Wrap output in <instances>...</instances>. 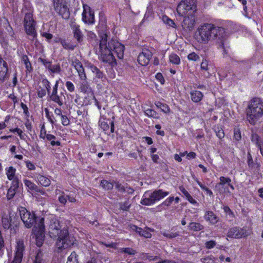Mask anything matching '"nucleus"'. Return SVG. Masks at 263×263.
Wrapping results in <instances>:
<instances>
[{"label":"nucleus","mask_w":263,"mask_h":263,"mask_svg":"<svg viewBox=\"0 0 263 263\" xmlns=\"http://www.w3.org/2000/svg\"><path fill=\"white\" fill-rule=\"evenodd\" d=\"M99 39L93 34L91 37V43L94 47L95 53L102 62L108 63L111 66L116 64L115 55L119 59L124 57V46L116 40H111L108 42V35L102 32L99 34Z\"/></svg>","instance_id":"1"},{"label":"nucleus","mask_w":263,"mask_h":263,"mask_svg":"<svg viewBox=\"0 0 263 263\" xmlns=\"http://www.w3.org/2000/svg\"><path fill=\"white\" fill-rule=\"evenodd\" d=\"M227 33L226 29L212 23H204L197 29L194 34L195 40L199 43L206 44L210 41H223Z\"/></svg>","instance_id":"2"},{"label":"nucleus","mask_w":263,"mask_h":263,"mask_svg":"<svg viewBox=\"0 0 263 263\" xmlns=\"http://www.w3.org/2000/svg\"><path fill=\"white\" fill-rule=\"evenodd\" d=\"M49 229V234L51 238H55L58 237L55 248L58 252H61L73 245L74 238L69 235L67 228L64 227L61 230V226L58 221L51 224Z\"/></svg>","instance_id":"3"},{"label":"nucleus","mask_w":263,"mask_h":263,"mask_svg":"<svg viewBox=\"0 0 263 263\" xmlns=\"http://www.w3.org/2000/svg\"><path fill=\"white\" fill-rule=\"evenodd\" d=\"M246 116L249 123L252 125H255L263 116V101L261 98L254 97L249 102Z\"/></svg>","instance_id":"4"},{"label":"nucleus","mask_w":263,"mask_h":263,"mask_svg":"<svg viewBox=\"0 0 263 263\" xmlns=\"http://www.w3.org/2000/svg\"><path fill=\"white\" fill-rule=\"evenodd\" d=\"M19 214L26 228L33 227L41 231L45 230L44 217H37L33 212H31L23 206L19 208Z\"/></svg>","instance_id":"5"},{"label":"nucleus","mask_w":263,"mask_h":263,"mask_svg":"<svg viewBox=\"0 0 263 263\" xmlns=\"http://www.w3.org/2000/svg\"><path fill=\"white\" fill-rule=\"evenodd\" d=\"M170 194L168 191L162 189L155 190L153 192L146 191L140 201L143 205L150 206L163 199Z\"/></svg>","instance_id":"6"},{"label":"nucleus","mask_w":263,"mask_h":263,"mask_svg":"<svg viewBox=\"0 0 263 263\" xmlns=\"http://www.w3.org/2000/svg\"><path fill=\"white\" fill-rule=\"evenodd\" d=\"M59 80H57L52 88V91L50 92V94L48 96V97L50 101L56 103L59 106H62L63 105L64 100H65L64 94L66 91L64 89L63 91L59 92Z\"/></svg>","instance_id":"7"},{"label":"nucleus","mask_w":263,"mask_h":263,"mask_svg":"<svg viewBox=\"0 0 263 263\" xmlns=\"http://www.w3.org/2000/svg\"><path fill=\"white\" fill-rule=\"evenodd\" d=\"M195 3V0H182L177 8V11L180 16H184L189 11H194L196 7Z\"/></svg>","instance_id":"8"},{"label":"nucleus","mask_w":263,"mask_h":263,"mask_svg":"<svg viewBox=\"0 0 263 263\" xmlns=\"http://www.w3.org/2000/svg\"><path fill=\"white\" fill-rule=\"evenodd\" d=\"M115 117L113 116L111 119L106 117L102 118L99 121V125L101 129L105 134L110 135L115 132Z\"/></svg>","instance_id":"9"},{"label":"nucleus","mask_w":263,"mask_h":263,"mask_svg":"<svg viewBox=\"0 0 263 263\" xmlns=\"http://www.w3.org/2000/svg\"><path fill=\"white\" fill-rule=\"evenodd\" d=\"M87 67L91 70L93 74V81L96 84H104V83L107 81V79L105 74L103 72V71H101L99 68L91 63H89L88 64Z\"/></svg>","instance_id":"10"},{"label":"nucleus","mask_w":263,"mask_h":263,"mask_svg":"<svg viewBox=\"0 0 263 263\" xmlns=\"http://www.w3.org/2000/svg\"><path fill=\"white\" fill-rule=\"evenodd\" d=\"M41 83L42 86H39L37 87L36 93L37 97L40 99H42L47 94L48 96L50 94V92L52 91V88L50 81L46 78L42 79Z\"/></svg>","instance_id":"11"},{"label":"nucleus","mask_w":263,"mask_h":263,"mask_svg":"<svg viewBox=\"0 0 263 263\" xmlns=\"http://www.w3.org/2000/svg\"><path fill=\"white\" fill-rule=\"evenodd\" d=\"M29 20H27L26 17H24V28L26 34L31 36L33 40L36 37L37 33L35 29L36 22L33 20V17H28Z\"/></svg>","instance_id":"12"},{"label":"nucleus","mask_w":263,"mask_h":263,"mask_svg":"<svg viewBox=\"0 0 263 263\" xmlns=\"http://www.w3.org/2000/svg\"><path fill=\"white\" fill-rule=\"evenodd\" d=\"M55 11L59 15H69V11L66 5V0H53Z\"/></svg>","instance_id":"13"},{"label":"nucleus","mask_w":263,"mask_h":263,"mask_svg":"<svg viewBox=\"0 0 263 263\" xmlns=\"http://www.w3.org/2000/svg\"><path fill=\"white\" fill-rule=\"evenodd\" d=\"M152 55L153 53L150 50L146 48L143 49L142 52L138 56L137 61L141 66H147L149 64Z\"/></svg>","instance_id":"14"},{"label":"nucleus","mask_w":263,"mask_h":263,"mask_svg":"<svg viewBox=\"0 0 263 263\" xmlns=\"http://www.w3.org/2000/svg\"><path fill=\"white\" fill-rule=\"evenodd\" d=\"M82 82L80 83L79 89L81 92L87 94L86 97L90 98L91 99H95V95L93 91L89 85V83L86 80H81Z\"/></svg>","instance_id":"15"},{"label":"nucleus","mask_w":263,"mask_h":263,"mask_svg":"<svg viewBox=\"0 0 263 263\" xmlns=\"http://www.w3.org/2000/svg\"><path fill=\"white\" fill-rule=\"evenodd\" d=\"M72 66L78 72L80 80H87V76L82 63L78 59H75L72 63Z\"/></svg>","instance_id":"16"},{"label":"nucleus","mask_w":263,"mask_h":263,"mask_svg":"<svg viewBox=\"0 0 263 263\" xmlns=\"http://www.w3.org/2000/svg\"><path fill=\"white\" fill-rule=\"evenodd\" d=\"M20 181L18 179H16L11 182V185L8 190L7 193V198L8 200L12 199L16 194L19 187Z\"/></svg>","instance_id":"17"},{"label":"nucleus","mask_w":263,"mask_h":263,"mask_svg":"<svg viewBox=\"0 0 263 263\" xmlns=\"http://www.w3.org/2000/svg\"><path fill=\"white\" fill-rule=\"evenodd\" d=\"M7 63L0 57V81L4 82L8 77Z\"/></svg>","instance_id":"18"},{"label":"nucleus","mask_w":263,"mask_h":263,"mask_svg":"<svg viewBox=\"0 0 263 263\" xmlns=\"http://www.w3.org/2000/svg\"><path fill=\"white\" fill-rule=\"evenodd\" d=\"M34 178L37 183L43 186L48 187L51 184L50 179L48 177L40 173L36 174Z\"/></svg>","instance_id":"19"},{"label":"nucleus","mask_w":263,"mask_h":263,"mask_svg":"<svg viewBox=\"0 0 263 263\" xmlns=\"http://www.w3.org/2000/svg\"><path fill=\"white\" fill-rule=\"evenodd\" d=\"M184 19L181 23L183 29L185 31H191L194 28L196 21L195 17H183Z\"/></svg>","instance_id":"20"},{"label":"nucleus","mask_w":263,"mask_h":263,"mask_svg":"<svg viewBox=\"0 0 263 263\" xmlns=\"http://www.w3.org/2000/svg\"><path fill=\"white\" fill-rule=\"evenodd\" d=\"M204 218L206 221H208L212 225L216 224L219 220V217L215 214L213 211H206L205 212Z\"/></svg>","instance_id":"21"},{"label":"nucleus","mask_w":263,"mask_h":263,"mask_svg":"<svg viewBox=\"0 0 263 263\" xmlns=\"http://www.w3.org/2000/svg\"><path fill=\"white\" fill-rule=\"evenodd\" d=\"M44 141L48 142L52 147L62 146L60 139L51 134L47 135V137H46Z\"/></svg>","instance_id":"22"},{"label":"nucleus","mask_w":263,"mask_h":263,"mask_svg":"<svg viewBox=\"0 0 263 263\" xmlns=\"http://www.w3.org/2000/svg\"><path fill=\"white\" fill-rule=\"evenodd\" d=\"M179 190L182 194V196L185 198L190 203L194 205L197 203V201L193 198L183 185H180L179 186Z\"/></svg>","instance_id":"23"},{"label":"nucleus","mask_w":263,"mask_h":263,"mask_svg":"<svg viewBox=\"0 0 263 263\" xmlns=\"http://www.w3.org/2000/svg\"><path fill=\"white\" fill-rule=\"evenodd\" d=\"M200 69L205 77L209 78L212 75L210 72V68L209 67V61L206 59L202 60L200 64Z\"/></svg>","instance_id":"24"},{"label":"nucleus","mask_w":263,"mask_h":263,"mask_svg":"<svg viewBox=\"0 0 263 263\" xmlns=\"http://www.w3.org/2000/svg\"><path fill=\"white\" fill-rule=\"evenodd\" d=\"M227 236L231 238H241L240 233L239 231V227H233L230 228L228 231Z\"/></svg>","instance_id":"25"},{"label":"nucleus","mask_w":263,"mask_h":263,"mask_svg":"<svg viewBox=\"0 0 263 263\" xmlns=\"http://www.w3.org/2000/svg\"><path fill=\"white\" fill-rule=\"evenodd\" d=\"M15 249V256L23 258L25 250L24 243L23 240H19L17 242Z\"/></svg>","instance_id":"26"},{"label":"nucleus","mask_w":263,"mask_h":263,"mask_svg":"<svg viewBox=\"0 0 263 263\" xmlns=\"http://www.w3.org/2000/svg\"><path fill=\"white\" fill-rule=\"evenodd\" d=\"M191 98L193 102L195 103L199 102L203 98V93L199 90H193L190 92Z\"/></svg>","instance_id":"27"},{"label":"nucleus","mask_w":263,"mask_h":263,"mask_svg":"<svg viewBox=\"0 0 263 263\" xmlns=\"http://www.w3.org/2000/svg\"><path fill=\"white\" fill-rule=\"evenodd\" d=\"M44 111L45 113V117L48 121L51 124L52 126L55 125L58 121L55 119L53 113L51 111H50L48 108H45Z\"/></svg>","instance_id":"28"},{"label":"nucleus","mask_w":263,"mask_h":263,"mask_svg":"<svg viewBox=\"0 0 263 263\" xmlns=\"http://www.w3.org/2000/svg\"><path fill=\"white\" fill-rule=\"evenodd\" d=\"M73 33L74 37L79 43H81L83 40V35L80 29L79 26L74 25L73 27Z\"/></svg>","instance_id":"29"},{"label":"nucleus","mask_w":263,"mask_h":263,"mask_svg":"<svg viewBox=\"0 0 263 263\" xmlns=\"http://www.w3.org/2000/svg\"><path fill=\"white\" fill-rule=\"evenodd\" d=\"M6 175L9 180L13 181L16 179H18L17 177L15 176L16 169L13 166H9L6 168Z\"/></svg>","instance_id":"30"},{"label":"nucleus","mask_w":263,"mask_h":263,"mask_svg":"<svg viewBox=\"0 0 263 263\" xmlns=\"http://www.w3.org/2000/svg\"><path fill=\"white\" fill-rule=\"evenodd\" d=\"M44 231H41L39 229V232L35 235L36 245L37 247H40L42 246L44 241L45 235Z\"/></svg>","instance_id":"31"},{"label":"nucleus","mask_w":263,"mask_h":263,"mask_svg":"<svg viewBox=\"0 0 263 263\" xmlns=\"http://www.w3.org/2000/svg\"><path fill=\"white\" fill-rule=\"evenodd\" d=\"M60 42L63 47L66 50H73L76 46L71 41H67L65 39H60Z\"/></svg>","instance_id":"32"},{"label":"nucleus","mask_w":263,"mask_h":263,"mask_svg":"<svg viewBox=\"0 0 263 263\" xmlns=\"http://www.w3.org/2000/svg\"><path fill=\"white\" fill-rule=\"evenodd\" d=\"M43 253L40 249L36 251L35 258L32 263H47L45 259L43 258Z\"/></svg>","instance_id":"33"},{"label":"nucleus","mask_w":263,"mask_h":263,"mask_svg":"<svg viewBox=\"0 0 263 263\" xmlns=\"http://www.w3.org/2000/svg\"><path fill=\"white\" fill-rule=\"evenodd\" d=\"M204 227L201 223L196 222H191L189 223L188 229L194 232L199 231L203 230Z\"/></svg>","instance_id":"34"},{"label":"nucleus","mask_w":263,"mask_h":263,"mask_svg":"<svg viewBox=\"0 0 263 263\" xmlns=\"http://www.w3.org/2000/svg\"><path fill=\"white\" fill-rule=\"evenodd\" d=\"M155 105L157 108H160L161 110L164 113H168L170 111V107L166 103H163L161 101H156L155 102Z\"/></svg>","instance_id":"35"},{"label":"nucleus","mask_w":263,"mask_h":263,"mask_svg":"<svg viewBox=\"0 0 263 263\" xmlns=\"http://www.w3.org/2000/svg\"><path fill=\"white\" fill-rule=\"evenodd\" d=\"M227 38H228V35H227V33H226L224 39H223V41H221L220 40H219L218 41L220 44V45H219L220 47L222 49V55L224 58H227V57H230V55L229 54V53H228V51L227 49V48L224 45L225 42L227 40Z\"/></svg>","instance_id":"36"},{"label":"nucleus","mask_w":263,"mask_h":263,"mask_svg":"<svg viewBox=\"0 0 263 263\" xmlns=\"http://www.w3.org/2000/svg\"><path fill=\"white\" fill-rule=\"evenodd\" d=\"M144 114L147 117L149 118H154L156 119H158L160 118L159 114L155 110L152 109L148 108L145 110Z\"/></svg>","instance_id":"37"},{"label":"nucleus","mask_w":263,"mask_h":263,"mask_svg":"<svg viewBox=\"0 0 263 263\" xmlns=\"http://www.w3.org/2000/svg\"><path fill=\"white\" fill-rule=\"evenodd\" d=\"M24 183L27 189L31 192H35V190L37 189L38 186L29 180L24 179Z\"/></svg>","instance_id":"38"},{"label":"nucleus","mask_w":263,"mask_h":263,"mask_svg":"<svg viewBox=\"0 0 263 263\" xmlns=\"http://www.w3.org/2000/svg\"><path fill=\"white\" fill-rule=\"evenodd\" d=\"M169 62L173 65H178L180 64V57L175 53H172L169 55Z\"/></svg>","instance_id":"39"},{"label":"nucleus","mask_w":263,"mask_h":263,"mask_svg":"<svg viewBox=\"0 0 263 263\" xmlns=\"http://www.w3.org/2000/svg\"><path fill=\"white\" fill-rule=\"evenodd\" d=\"M114 182H111L106 180H102L100 182V185L105 190H111L113 189Z\"/></svg>","instance_id":"40"},{"label":"nucleus","mask_w":263,"mask_h":263,"mask_svg":"<svg viewBox=\"0 0 263 263\" xmlns=\"http://www.w3.org/2000/svg\"><path fill=\"white\" fill-rule=\"evenodd\" d=\"M93 100L95 101V104L97 107L98 109L99 110H101L102 106L100 104V102L95 97V99H90V98H88V97H85L84 99V103H85V104L86 105H90L92 103V101Z\"/></svg>","instance_id":"41"},{"label":"nucleus","mask_w":263,"mask_h":263,"mask_svg":"<svg viewBox=\"0 0 263 263\" xmlns=\"http://www.w3.org/2000/svg\"><path fill=\"white\" fill-rule=\"evenodd\" d=\"M40 132L39 134V138L43 140L47 137L50 133H47L46 127L45 123L43 122L42 124H40Z\"/></svg>","instance_id":"42"},{"label":"nucleus","mask_w":263,"mask_h":263,"mask_svg":"<svg viewBox=\"0 0 263 263\" xmlns=\"http://www.w3.org/2000/svg\"><path fill=\"white\" fill-rule=\"evenodd\" d=\"M251 140L257 147H260V145H262V142L260 141L259 135L256 133H253L251 134Z\"/></svg>","instance_id":"43"},{"label":"nucleus","mask_w":263,"mask_h":263,"mask_svg":"<svg viewBox=\"0 0 263 263\" xmlns=\"http://www.w3.org/2000/svg\"><path fill=\"white\" fill-rule=\"evenodd\" d=\"M161 234L168 238L172 239L176 238L180 235L179 232H172L170 231H165L161 232Z\"/></svg>","instance_id":"44"},{"label":"nucleus","mask_w":263,"mask_h":263,"mask_svg":"<svg viewBox=\"0 0 263 263\" xmlns=\"http://www.w3.org/2000/svg\"><path fill=\"white\" fill-rule=\"evenodd\" d=\"M239 231L240 233V238H242L249 236L251 233L252 230L247 227H243L242 228L239 227Z\"/></svg>","instance_id":"45"},{"label":"nucleus","mask_w":263,"mask_h":263,"mask_svg":"<svg viewBox=\"0 0 263 263\" xmlns=\"http://www.w3.org/2000/svg\"><path fill=\"white\" fill-rule=\"evenodd\" d=\"M196 183L198 184V185L200 186V187L204 191H205L207 195L210 196V197L212 196L213 195V193L212 191L209 189L208 187H206L205 185L203 184L198 179H196L195 180Z\"/></svg>","instance_id":"46"},{"label":"nucleus","mask_w":263,"mask_h":263,"mask_svg":"<svg viewBox=\"0 0 263 263\" xmlns=\"http://www.w3.org/2000/svg\"><path fill=\"white\" fill-rule=\"evenodd\" d=\"M67 263H79L78 255L76 252L73 251L67 258Z\"/></svg>","instance_id":"47"},{"label":"nucleus","mask_w":263,"mask_h":263,"mask_svg":"<svg viewBox=\"0 0 263 263\" xmlns=\"http://www.w3.org/2000/svg\"><path fill=\"white\" fill-rule=\"evenodd\" d=\"M214 130L216 133V136L222 139L224 137V133L222 127L219 125H216L214 127Z\"/></svg>","instance_id":"48"},{"label":"nucleus","mask_w":263,"mask_h":263,"mask_svg":"<svg viewBox=\"0 0 263 263\" xmlns=\"http://www.w3.org/2000/svg\"><path fill=\"white\" fill-rule=\"evenodd\" d=\"M83 9L82 16H94V13L89 6L86 5H84Z\"/></svg>","instance_id":"49"},{"label":"nucleus","mask_w":263,"mask_h":263,"mask_svg":"<svg viewBox=\"0 0 263 263\" xmlns=\"http://www.w3.org/2000/svg\"><path fill=\"white\" fill-rule=\"evenodd\" d=\"M119 205L121 210L128 211L131 206V203L128 200H127L123 202H119Z\"/></svg>","instance_id":"50"},{"label":"nucleus","mask_w":263,"mask_h":263,"mask_svg":"<svg viewBox=\"0 0 263 263\" xmlns=\"http://www.w3.org/2000/svg\"><path fill=\"white\" fill-rule=\"evenodd\" d=\"M11 219L8 218L7 217H2V226L4 229L8 230L11 228Z\"/></svg>","instance_id":"51"},{"label":"nucleus","mask_w":263,"mask_h":263,"mask_svg":"<svg viewBox=\"0 0 263 263\" xmlns=\"http://www.w3.org/2000/svg\"><path fill=\"white\" fill-rule=\"evenodd\" d=\"M38 62L42 63V64L48 70L49 69L50 65L52 63L51 61H49L47 59L42 57H40L38 59Z\"/></svg>","instance_id":"52"},{"label":"nucleus","mask_w":263,"mask_h":263,"mask_svg":"<svg viewBox=\"0 0 263 263\" xmlns=\"http://www.w3.org/2000/svg\"><path fill=\"white\" fill-rule=\"evenodd\" d=\"M48 70L52 73H59L61 71V68L59 64L50 65Z\"/></svg>","instance_id":"53"},{"label":"nucleus","mask_w":263,"mask_h":263,"mask_svg":"<svg viewBox=\"0 0 263 263\" xmlns=\"http://www.w3.org/2000/svg\"><path fill=\"white\" fill-rule=\"evenodd\" d=\"M22 15H24V16H30L32 15L33 10L31 7L25 6L22 9Z\"/></svg>","instance_id":"54"},{"label":"nucleus","mask_w":263,"mask_h":263,"mask_svg":"<svg viewBox=\"0 0 263 263\" xmlns=\"http://www.w3.org/2000/svg\"><path fill=\"white\" fill-rule=\"evenodd\" d=\"M234 139L237 141H239L241 139V133L240 129L238 127H235L234 129Z\"/></svg>","instance_id":"55"},{"label":"nucleus","mask_w":263,"mask_h":263,"mask_svg":"<svg viewBox=\"0 0 263 263\" xmlns=\"http://www.w3.org/2000/svg\"><path fill=\"white\" fill-rule=\"evenodd\" d=\"M120 252L128 254L129 255H135L137 251L132 248H122L120 249Z\"/></svg>","instance_id":"56"},{"label":"nucleus","mask_w":263,"mask_h":263,"mask_svg":"<svg viewBox=\"0 0 263 263\" xmlns=\"http://www.w3.org/2000/svg\"><path fill=\"white\" fill-rule=\"evenodd\" d=\"M189 61L197 62L200 60L199 56L195 52H192L188 54L187 57Z\"/></svg>","instance_id":"57"},{"label":"nucleus","mask_w":263,"mask_h":263,"mask_svg":"<svg viewBox=\"0 0 263 263\" xmlns=\"http://www.w3.org/2000/svg\"><path fill=\"white\" fill-rule=\"evenodd\" d=\"M65 85L69 92H73L75 91V86L72 82L66 81Z\"/></svg>","instance_id":"58"},{"label":"nucleus","mask_w":263,"mask_h":263,"mask_svg":"<svg viewBox=\"0 0 263 263\" xmlns=\"http://www.w3.org/2000/svg\"><path fill=\"white\" fill-rule=\"evenodd\" d=\"M163 22L170 27L175 28L176 24L173 20H171L170 17H162Z\"/></svg>","instance_id":"59"},{"label":"nucleus","mask_w":263,"mask_h":263,"mask_svg":"<svg viewBox=\"0 0 263 263\" xmlns=\"http://www.w3.org/2000/svg\"><path fill=\"white\" fill-rule=\"evenodd\" d=\"M220 182L218 183L219 185H224L226 184H228L231 182V179L229 177H225L224 176H221L219 178Z\"/></svg>","instance_id":"60"},{"label":"nucleus","mask_w":263,"mask_h":263,"mask_svg":"<svg viewBox=\"0 0 263 263\" xmlns=\"http://www.w3.org/2000/svg\"><path fill=\"white\" fill-rule=\"evenodd\" d=\"M61 124L64 126H67L70 124V120L66 115H63L60 117Z\"/></svg>","instance_id":"61"},{"label":"nucleus","mask_w":263,"mask_h":263,"mask_svg":"<svg viewBox=\"0 0 263 263\" xmlns=\"http://www.w3.org/2000/svg\"><path fill=\"white\" fill-rule=\"evenodd\" d=\"M223 210L224 212V213L229 216L230 217H231L232 218H235V214L233 211L231 210V209L229 208L228 205H225L223 208Z\"/></svg>","instance_id":"62"},{"label":"nucleus","mask_w":263,"mask_h":263,"mask_svg":"<svg viewBox=\"0 0 263 263\" xmlns=\"http://www.w3.org/2000/svg\"><path fill=\"white\" fill-rule=\"evenodd\" d=\"M116 189L121 192H125L126 191L125 187L119 181H115L114 183Z\"/></svg>","instance_id":"63"},{"label":"nucleus","mask_w":263,"mask_h":263,"mask_svg":"<svg viewBox=\"0 0 263 263\" xmlns=\"http://www.w3.org/2000/svg\"><path fill=\"white\" fill-rule=\"evenodd\" d=\"M203 263H214V258L213 256H208L202 259Z\"/></svg>","instance_id":"64"}]
</instances>
